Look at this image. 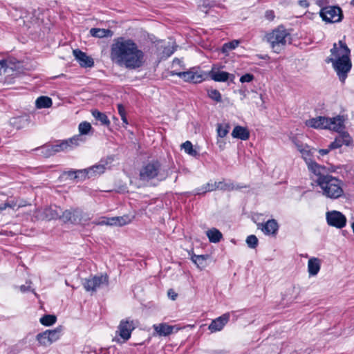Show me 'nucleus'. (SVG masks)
<instances>
[{
    "instance_id": "obj_50",
    "label": "nucleus",
    "mask_w": 354,
    "mask_h": 354,
    "mask_svg": "<svg viewBox=\"0 0 354 354\" xmlns=\"http://www.w3.org/2000/svg\"><path fill=\"white\" fill-rule=\"evenodd\" d=\"M175 50H176V48L173 46L171 48L165 47L163 50V53L165 54L167 57H169L174 53Z\"/></svg>"
},
{
    "instance_id": "obj_14",
    "label": "nucleus",
    "mask_w": 354,
    "mask_h": 354,
    "mask_svg": "<svg viewBox=\"0 0 354 354\" xmlns=\"http://www.w3.org/2000/svg\"><path fill=\"white\" fill-rule=\"evenodd\" d=\"M338 133V136L330 144V149H338L344 145L348 146L353 142L352 138L347 132L342 131Z\"/></svg>"
},
{
    "instance_id": "obj_61",
    "label": "nucleus",
    "mask_w": 354,
    "mask_h": 354,
    "mask_svg": "<svg viewBox=\"0 0 354 354\" xmlns=\"http://www.w3.org/2000/svg\"><path fill=\"white\" fill-rule=\"evenodd\" d=\"M217 143H218V144L221 143V144L219 145V147H220V148H221V147H222V146H223V142H220L219 140H218Z\"/></svg>"
},
{
    "instance_id": "obj_40",
    "label": "nucleus",
    "mask_w": 354,
    "mask_h": 354,
    "mask_svg": "<svg viewBox=\"0 0 354 354\" xmlns=\"http://www.w3.org/2000/svg\"><path fill=\"white\" fill-rule=\"evenodd\" d=\"M181 147L185 150V152L189 156L196 157L198 156V151L193 148V145L190 141H186L181 145Z\"/></svg>"
},
{
    "instance_id": "obj_34",
    "label": "nucleus",
    "mask_w": 354,
    "mask_h": 354,
    "mask_svg": "<svg viewBox=\"0 0 354 354\" xmlns=\"http://www.w3.org/2000/svg\"><path fill=\"white\" fill-rule=\"evenodd\" d=\"M60 212L61 209H59L58 212L56 207L55 209H53L52 207L46 208L44 211L45 218L48 220L55 219L57 218H59L61 219L62 214H60Z\"/></svg>"
},
{
    "instance_id": "obj_10",
    "label": "nucleus",
    "mask_w": 354,
    "mask_h": 354,
    "mask_svg": "<svg viewBox=\"0 0 354 354\" xmlns=\"http://www.w3.org/2000/svg\"><path fill=\"white\" fill-rule=\"evenodd\" d=\"M326 219L329 226L342 229L346 225V218L340 212L337 210L328 211L326 213Z\"/></svg>"
},
{
    "instance_id": "obj_58",
    "label": "nucleus",
    "mask_w": 354,
    "mask_h": 354,
    "mask_svg": "<svg viewBox=\"0 0 354 354\" xmlns=\"http://www.w3.org/2000/svg\"><path fill=\"white\" fill-rule=\"evenodd\" d=\"M299 4L304 7H307L308 5L306 1H300Z\"/></svg>"
},
{
    "instance_id": "obj_44",
    "label": "nucleus",
    "mask_w": 354,
    "mask_h": 354,
    "mask_svg": "<svg viewBox=\"0 0 354 354\" xmlns=\"http://www.w3.org/2000/svg\"><path fill=\"white\" fill-rule=\"evenodd\" d=\"M246 243L248 247L255 248L258 245V239L255 235H250L246 239Z\"/></svg>"
},
{
    "instance_id": "obj_46",
    "label": "nucleus",
    "mask_w": 354,
    "mask_h": 354,
    "mask_svg": "<svg viewBox=\"0 0 354 354\" xmlns=\"http://www.w3.org/2000/svg\"><path fill=\"white\" fill-rule=\"evenodd\" d=\"M16 205H17L16 202H15L13 201H6V203L0 205V212H2L3 210L6 209L8 207L14 209Z\"/></svg>"
},
{
    "instance_id": "obj_53",
    "label": "nucleus",
    "mask_w": 354,
    "mask_h": 354,
    "mask_svg": "<svg viewBox=\"0 0 354 354\" xmlns=\"http://www.w3.org/2000/svg\"><path fill=\"white\" fill-rule=\"evenodd\" d=\"M167 295L169 297L171 298L172 300H176L178 296L177 294L172 289H169L168 290Z\"/></svg>"
},
{
    "instance_id": "obj_8",
    "label": "nucleus",
    "mask_w": 354,
    "mask_h": 354,
    "mask_svg": "<svg viewBox=\"0 0 354 354\" xmlns=\"http://www.w3.org/2000/svg\"><path fill=\"white\" fill-rule=\"evenodd\" d=\"M171 75H177L183 79L185 82L200 83L205 80L203 73L196 68H192L189 71L184 72L171 71Z\"/></svg>"
},
{
    "instance_id": "obj_57",
    "label": "nucleus",
    "mask_w": 354,
    "mask_h": 354,
    "mask_svg": "<svg viewBox=\"0 0 354 354\" xmlns=\"http://www.w3.org/2000/svg\"><path fill=\"white\" fill-rule=\"evenodd\" d=\"M29 288H30L29 286H26L25 285H22L20 286V290L23 292L28 291L29 290Z\"/></svg>"
},
{
    "instance_id": "obj_18",
    "label": "nucleus",
    "mask_w": 354,
    "mask_h": 354,
    "mask_svg": "<svg viewBox=\"0 0 354 354\" xmlns=\"http://www.w3.org/2000/svg\"><path fill=\"white\" fill-rule=\"evenodd\" d=\"M84 142V140L80 135H76L68 140L62 141L59 145L60 146L61 150L64 151L71 150Z\"/></svg>"
},
{
    "instance_id": "obj_31",
    "label": "nucleus",
    "mask_w": 354,
    "mask_h": 354,
    "mask_svg": "<svg viewBox=\"0 0 354 354\" xmlns=\"http://www.w3.org/2000/svg\"><path fill=\"white\" fill-rule=\"evenodd\" d=\"M218 187H216V182H208L207 183L203 185L202 187L197 188L195 190V194H203L208 192H212L216 190Z\"/></svg>"
},
{
    "instance_id": "obj_38",
    "label": "nucleus",
    "mask_w": 354,
    "mask_h": 354,
    "mask_svg": "<svg viewBox=\"0 0 354 354\" xmlns=\"http://www.w3.org/2000/svg\"><path fill=\"white\" fill-rule=\"evenodd\" d=\"M88 169L89 170V173L91 177H94L103 174L105 171V167L104 165L99 164L93 165L88 168Z\"/></svg>"
},
{
    "instance_id": "obj_48",
    "label": "nucleus",
    "mask_w": 354,
    "mask_h": 354,
    "mask_svg": "<svg viewBox=\"0 0 354 354\" xmlns=\"http://www.w3.org/2000/svg\"><path fill=\"white\" fill-rule=\"evenodd\" d=\"M254 79V75L250 73H246L243 75H242L240 78V82L242 83L244 82H250Z\"/></svg>"
},
{
    "instance_id": "obj_45",
    "label": "nucleus",
    "mask_w": 354,
    "mask_h": 354,
    "mask_svg": "<svg viewBox=\"0 0 354 354\" xmlns=\"http://www.w3.org/2000/svg\"><path fill=\"white\" fill-rule=\"evenodd\" d=\"M51 148H53L52 145H46L41 147L39 150L44 156L48 157L54 155V152L52 151Z\"/></svg>"
},
{
    "instance_id": "obj_42",
    "label": "nucleus",
    "mask_w": 354,
    "mask_h": 354,
    "mask_svg": "<svg viewBox=\"0 0 354 354\" xmlns=\"http://www.w3.org/2000/svg\"><path fill=\"white\" fill-rule=\"evenodd\" d=\"M80 134L82 138V135H86L91 129V125L89 122H82L79 124L78 127Z\"/></svg>"
},
{
    "instance_id": "obj_39",
    "label": "nucleus",
    "mask_w": 354,
    "mask_h": 354,
    "mask_svg": "<svg viewBox=\"0 0 354 354\" xmlns=\"http://www.w3.org/2000/svg\"><path fill=\"white\" fill-rule=\"evenodd\" d=\"M207 256L205 255H193L192 257V261L200 269H203L205 267V261Z\"/></svg>"
},
{
    "instance_id": "obj_30",
    "label": "nucleus",
    "mask_w": 354,
    "mask_h": 354,
    "mask_svg": "<svg viewBox=\"0 0 354 354\" xmlns=\"http://www.w3.org/2000/svg\"><path fill=\"white\" fill-rule=\"evenodd\" d=\"M217 189L223 191H232L234 189H239L246 186H240L239 185H234L232 183H225L223 181L216 182Z\"/></svg>"
},
{
    "instance_id": "obj_27",
    "label": "nucleus",
    "mask_w": 354,
    "mask_h": 354,
    "mask_svg": "<svg viewBox=\"0 0 354 354\" xmlns=\"http://www.w3.org/2000/svg\"><path fill=\"white\" fill-rule=\"evenodd\" d=\"M91 36L97 38L111 37L113 36V32L109 29L93 28L90 30Z\"/></svg>"
},
{
    "instance_id": "obj_23",
    "label": "nucleus",
    "mask_w": 354,
    "mask_h": 354,
    "mask_svg": "<svg viewBox=\"0 0 354 354\" xmlns=\"http://www.w3.org/2000/svg\"><path fill=\"white\" fill-rule=\"evenodd\" d=\"M15 64L10 59H2L0 61V76L10 75L15 69Z\"/></svg>"
},
{
    "instance_id": "obj_26",
    "label": "nucleus",
    "mask_w": 354,
    "mask_h": 354,
    "mask_svg": "<svg viewBox=\"0 0 354 354\" xmlns=\"http://www.w3.org/2000/svg\"><path fill=\"white\" fill-rule=\"evenodd\" d=\"M232 136L234 138L246 140L250 137V133L246 128L241 126H236L232 132Z\"/></svg>"
},
{
    "instance_id": "obj_25",
    "label": "nucleus",
    "mask_w": 354,
    "mask_h": 354,
    "mask_svg": "<svg viewBox=\"0 0 354 354\" xmlns=\"http://www.w3.org/2000/svg\"><path fill=\"white\" fill-rule=\"evenodd\" d=\"M321 268V260L318 258L313 257L308 262V272L309 276H316Z\"/></svg>"
},
{
    "instance_id": "obj_49",
    "label": "nucleus",
    "mask_w": 354,
    "mask_h": 354,
    "mask_svg": "<svg viewBox=\"0 0 354 354\" xmlns=\"http://www.w3.org/2000/svg\"><path fill=\"white\" fill-rule=\"evenodd\" d=\"M111 218L108 217H102L101 220L98 221L97 223H95L97 225H111Z\"/></svg>"
},
{
    "instance_id": "obj_3",
    "label": "nucleus",
    "mask_w": 354,
    "mask_h": 354,
    "mask_svg": "<svg viewBox=\"0 0 354 354\" xmlns=\"http://www.w3.org/2000/svg\"><path fill=\"white\" fill-rule=\"evenodd\" d=\"M330 53V57L327 58L326 62L333 64L340 81L344 82L352 66L350 59V49L343 41L340 40L338 44L335 43L333 44Z\"/></svg>"
},
{
    "instance_id": "obj_17",
    "label": "nucleus",
    "mask_w": 354,
    "mask_h": 354,
    "mask_svg": "<svg viewBox=\"0 0 354 354\" xmlns=\"http://www.w3.org/2000/svg\"><path fill=\"white\" fill-rule=\"evenodd\" d=\"M229 319L230 315L228 313L223 314L221 317L214 319L209 324L208 328L212 333L220 331L228 322Z\"/></svg>"
},
{
    "instance_id": "obj_24",
    "label": "nucleus",
    "mask_w": 354,
    "mask_h": 354,
    "mask_svg": "<svg viewBox=\"0 0 354 354\" xmlns=\"http://www.w3.org/2000/svg\"><path fill=\"white\" fill-rule=\"evenodd\" d=\"M153 328L158 335L167 336L173 333L175 326H170L166 323H161L159 324H154Z\"/></svg>"
},
{
    "instance_id": "obj_2",
    "label": "nucleus",
    "mask_w": 354,
    "mask_h": 354,
    "mask_svg": "<svg viewBox=\"0 0 354 354\" xmlns=\"http://www.w3.org/2000/svg\"><path fill=\"white\" fill-rule=\"evenodd\" d=\"M329 170L324 167L314 175L313 180L320 188L319 193L327 198L335 200L344 196L343 181L328 174Z\"/></svg>"
},
{
    "instance_id": "obj_21",
    "label": "nucleus",
    "mask_w": 354,
    "mask_h": 354,
    "mask_svg": "<svg viewBox=\"0 0 354 354\" xmlns=\"http://www.w3.org/2000/svg\"><path fill=\"white\" fill-rule=\"evenodd\" d=\"M306 125L314 129H326L327 127V118L319 116L306 121Z\"/></svg>"
},
{
    "instance_id": "obj_6",
    "label": "nucleus",
    "mask_w": 354,
    "mask_h": 354,
    "mask_svg": "<svg viewBox=\"0 0 354 354\" xmlns=\"http://www.w3.org/2000/svg\"><path fill=\"white\" fill-rule=\"evenodd\" d=\"M167 174L158 161H152L145 165L140 171V180L148 182L152 179L162 180Z\"/></svg>"
},
{
    "instance_id": "obj_55",
    "label": "nucleus",
    "mask_w": 354,
    "mask_h": 354,
    "mask_svg": "<svg viewBox=\"0 0 354 354\" xmlns=\"http://www.w3.org/2000/svg\"><path fill=\"white\" fill-rule=\"evenodd\" d=\"M52 147H53V148H51V150H52V151L54 152V154L57 152L62 151L60 149V146L59 145V144L53 145H52Z\"/></svg>"
},
{
    "instance_id": "obj_59",
    "label": "nucleus",
    "mask_w": 354,
    "mask_h": 354,
    "mask_svg": "<svg viewBox=\"0 0 354 354\" xmlns=\"http://www.w3.org/2000/svg\"><path fill=\"white\" fill-rule=\"evenodd\" d=\"M121 119L123 122V123H124L125 124H128V122H127V117H126V115H122L121 116Z\"/></svg>"
},
{
    "instance_id": "obj_62",
    "label": "nucleus",
    "mask_w": 354,
    "mask_h": 354,
    "mask_svg": "<svg viewBox=\"0 0 354 354\" xmlns=\"http://www.w3.org/2000/svg\"><path fill=\"white\" fill-rule=\"evenodd\" d=\"M351 228L353 230V234H354V222L351 224Z\"/></svg>"
},
{
    "instance_id": "obj_22",
    "label": "nucleus",
    "mask_w": 354,
    "mask_h": 354,
    "mask_svg": "<svg viewBox=\"0 0 354 354\" xmlns=\"http://www.w3.org/2000/svg\"><path fill=\"white\" fill-rule=\"evenodd\" d=\"M210 77L215 82H227L230 77H232L231 81H232L234 75L225 71L212 70L210 72Z\"/></svg>"
},
{
    "instance_id": "obj_28",
    "label": "nucleus",
    "mask_w": 354,
    "mask_h": 354,
    "mask_svg": "<svg viewBox=\"0 0 354 354\" xmlns=\"http://www.w3.org/2000/svg\"><path fill=\"white\" fill-rule=\"evenodd\" d=\"M68 174L69 176L74 175V178L79 179L80 180L91 178L88 168L80 170H71L68 171Z\"/></svg>"
},
{
    "instance_id": "obj_35",
    "label": "nucleus",
    "mask_w": 354,
    "mask_h": 354,
    "mask_svg": "<svg viewBox=\"0 0 354 354\" xmlns=\"http://www.w3.org/2000/svg\"><path fill=\"white\" fill-rule=\"evenodd\" d=\"M92 115L94 118L101 122L102 124L109 126L110 124V120L108 117L104 113H102L97 110L92 111Z\"/></svg>"
},
{
    "instance_id": "obj_54",
    "label": "nucleus",
    "mask_w": 354,
    "mask_h": 354,
    "mask_svg": "<svg viewBox=\"0 0 354 354\" xmlns=\"http://www.w3.org/2000/svg\"><path fill=\"white\" fill-rule=\"evenodd\" d=\"M118 110L120 117L126 115L124 107L122 104H118Z\"/></svg>"
},
{
    "instance_id": "obj_13",
    "label": "nucleus",
    "mask_w": 354,
    "mask_h": 354,
    "mask_svg": "<svg viewBox=\"0 0 354 354\" xmlns=\"http://www.w3.org/2000/svg\"><path fill=\"white\" fill-rule=\"evenodd\" d=\"M80 214L81 209L71 208L62 212L61 219L64 223L69 222L73 224H78L80 223L78 216L80 215Z\"/></svg>"
},
{
    "instance_id": "obj_41",
    "label": "nucleus",
    "mask_w": 354,
    "mask_h": 354,
    "mask_svg": "<svg viewBox=\"0 0 354 354\" xmlns=\"http://www.w3.org/2000/svg\"><path fill=\"white\" fill-rule=\"evenodd\" d=\"M239 44L238 40H233L227 43H225L222 47V52L227 53L230 50L235 49Z\"/></svg>"
},
{
    "instance_id": "obj_32",
    "label": "nucleus",
    "mask_w": 354,
    "mask_h": 354,
    "mask_svg": "<svg viewBox=\"0 0 354 354\" xmlns=\"http://www.w3.org/2000/svg\"><path fill=\"white\" fill-rule=\"evenodd\" d=\"M37 109L49 108L52 106L53 102L50 97L47 96H40L35 101Z\"/></svg>"
},
{
    "instance_id": "obj_47",
    "label": "nucleus",
    "mask_w": 354,
    "mask_h": 354,
    "mask_svg": "<svg viewBox=\"0 0 354 354\" xmlns=\"http://www.w3.org/2000/svg\"><path fill=\"white\" fill-rule=\"evenodd\" d=\"M78 219L80 220V223L78 224H84L91 219V217L88 214L84 212L81 209V214L78 216Z\"/></svg>"
},
{
    "instance_id": "obj_51",
    "label": "nucleus",
    "mask_w": 354,
    "mask_h": 354,
    "mask_svg": "<svg viewBox=\"0 0 354 354\" xmlns=\"http://www.w3.org/2000/svg\"><path fill=\"white\" fill-rule=\"evenodd\" d=\"M295 144L297 147V150L301 153L306 147H307L308 145H303L298 142H295Z\"/></svg>"
},
{
    "instance_id": "obj_5",
    "label": "nucleus",
    "mask_w": 354,
    "mask_h": 354,
    "mask_svg": "<svg viewBox=\"0 0 354 354\" xmlns=\"http://www.w3.org/2000/svg\"><path fill=\"white\" fill-rule=\"evenodd\" d=\"M333 0H317V4L321 7L319 15L326 23H337L342 20L343 13L339 6H328Z\"/></svg>"
},
{
    "instance_id": "obj_29",
    "label": "nucleus",
    "mask_w": 354,
    "mask_h": 354,
    "mask_svg": "<svg viewBox=\"0 0 354 354\" xmlns=\"http://www.w3.org/2000/svg\"><path fill=\"white\" fill-rule=\"evenodd\" d=\"M207 236L211 243H218L222 237V233L216 228H212L206 232Z\"/></svg>"
},
{
    "instance_id": "obj_20",
    "label": "nucleus",
    "mask_w": 354,
    "mask_h": 354,
    "mask_svg": "<svg viewBox=\"0 0 354 354\" xmlns=\"http://www.w3.org/2000/svg\"><path fill=\"white\" fill-rule=\"evenodd\" d=\"M9 122L12 127L17 129H21L28 125L30 123V117L28 115L14 117L10 120Z\"/></svg>"
},
{
    "instance_id": "obj_43",
    "label": "nucleus",
    "mask_w": 354,
    "mask_h": 354,
    "mask_svg": "<svg viewBox=\"0 0 354 354\" xmlns=\"http://www.w3.org/2000/svg\"><path fill=\"white\" fill-rule=\"evenodd\" d=\"M208 96L217 102H221V95L218 90L212 89L208 91Z\"/></svg>"
},
{
    "instance_id": "obj_7",
    "label": "nucleus",
    "mask_w": 354,
    "mask_h": 354,
    "mask_svg": "<svg viewBox=\"0 0 354 354\" xmlns=\"http://www.w3.org/2000/svg\"><path fill=\"white\" fill-rule=\"evenodd\" d=\"M62 330V326H58L53 330H46L37 334L36 339L41 346H48L60 339Z\"/></svg>"
},
{
    "instance_id": "obj_36",
    "label": "nucleus",
    "mask_w": 354,
    "mask_h": 354,
    "mask_svg": "<svg viewBox=\"0 0 354 354\" xmlns=\"http://www.w3.org/2000/svg\"><path fill=\"white\" fill-rule=\"evenodd\" d=\"M230 127L229 124H227V123L217 124L216 131H217L218 136L221 138H225L227 135V133L230 131Z\"/></svg>"
},
{
    "instance_id": "obj_63",
    "label": "nucleus",
    "mask_w": 354,
    "mask_h": 354,
    "mask_svg": "<svg viewBox=\"0 0 354 354\" xmlns=\"http://www.w3.org/2000/svg\"><path fill=\"white\" fill-rule=\"evenodd\" d=\"M352 4L354 6V0L352 1Z\"/></svg>"
},
{
    "instance_id": "obj_16",
    "label": "nucleus",
    "mask_w": 354,
    "mask_h": 354,
    "mask_svg": "<svg viewBox=\"0 0 354 354\" xmlns=\"http://www.w3.org/2000/svg\"><path fill=\"white\" fill-rule=\"evenodd\" d=\"M345 119L344 116L337 115L334 118H327V127L326 129L340 132L344 129Z\"/></svg>"
},
{
    "instance_id": "obj_11",
    "label": "nucleus",
    "mask_w": 354,
    "mask_h": 354,
    "mask_svg": "<svg viewBox=\"0 0 354 354\" xmlns=\"http://www.w3.org/2000/svg\"><path fill=\"white\" fill-rule=\"evenodd\" d=\"M301 154L307 165L308 170L311 174H315L317 171H319V170L323 171L324 166L318 164L313 160V151L312 149H310L309 146L306 147L301 152Z\"/></svg>"
},
{
    "instance_id": "obj_9",
    "label": "nucleus",
    "mask_w": 354,
    "mask_h": 354,
    "mask_svg": "<svg viewBox=\"0 0 354 354\" xmlns=\"http://www.w3.org/2000/svg\"><path fill=\"white\" fill-rule=\"evenodd\" d=\"M109 277L107 275L93 276L84 279L83 286L88 292H95L96 290L102 286H107Z\"/></svg>"
},
{
    "instance_id": "obj_37",
    "label": "nucleus",
    "mask_w": 354,
    "mask_h": 354,
    "mask_svg": "<svg viewBox=\"0 0 354 354\" xmlns=\"http://www.w3.org/2000/svg\"><path fill=\"white\" fill-rule=\"evenodd\" d=\"M57 321V317L53 315H45L39 319L40 323L45 326L53 325Z\"/></svg>"
},
{
    "instance_id": "obj_15",
    "label": "nucleus",
    "mask_w": 354,
    "mask_h": 354,
    "mask_svg": "<svg viewBox=\"0 0 354 354\" xmlns=\"http://www.w3.org/2000/svg\"><path fill=\"white\" fill-rule=\"evenodd\" d=\"M257 228L266 235H275L279 230V225L275 219H270L264 223H258Z\"/></svg>"
},
{
    "instance_id": "obj_60",
    "label": "nucleus",
    "mask_w": 354,
    "mask_h": 354,
    "mask_svg": "<svg viewBox=\"0 0 354 354\" xmlns=\"http://www.w3.org/2000/svg\"><path fill=\"white\" fill-rule=\"evenodd\" d=\"M202 6H203V7H205V8L210 7L209 3H207L206 1H204V2L203 3V5H202Z\"/></svg>"
},
{
    "instance_id": "obj_52",
    "label": "nucleus",
    "mask_w": 354,
    "mask_h": 354,
    "mask_svg": "<svg viewBox=\"0 0 354 354\" xmlns=\"http://www.w3.org/2000/svg\"><path fill=\"white\" fill-rule=\"evenodd\" d=\"M266 17L268 20H272L274 18V14L272 10H267L266 12Z\"/></svg>"
},
{
    "instance_id": "obj_12",
    "label": "nucleus",
    "mask_w": 354,
    "mask_h": 354,
    "mask_svg": "<svg viewBox=\"0 0 354 354\" xmlns=\"http://www.w3.org/2000/svg\"><path fill=\"white\" fill-rule=\"evenodd\" d=\"M135 328V324L133 320L125 319L122 320L118 326L119 335L124 339V341L128 340L130 337L131 332Z\"/></svg>"
},
{
    "instance_id": "obj_4",
    "label": "nucleus",
    "mask_w": 354,
    "mask_h": 354,
    "mask_svg": "<svg viewBox=\"0 0 354 354\" xmlns=\"http://www.w3.org/2000/svg\"><path fill=\"white\" fill-rule=\"evenodd\" d=\"M273 52L280 53L287 42H290V35L283 26H279L265 36Z\"/></svg>"
},
{
    "instance_id": "obj_56",
    "label": "nucleus",
    "mask_w": 354,
    "mask_h": 354,
    "mask_svg": "<svg viewBox=\"0 0 354 354\" xmlns=\"http://www.w3.org/2000/svg\"><path fill=\"white\" fill-rule=\"evenodd\" d=\"M333 149H330V145L328 146V149H319V153L321 155V156H325L326 154H328L329 153V151L330 150H332Z\"/></svg>"
},
{
    "instance_id": "obj_33",
    "label": "nucleus",
    "mask_w": 354,
    "mask_h": 354,
    "mask_svg": "<svg viewBox=\"0 0 354 354\" xmlns=\"http://www.w3.org/2000/svg\"><path fill=\"white\" fill-rule=\"evenodd\" d=\"M111 225L115 226H122L131 222L129 216L111 217Z\"/></svg>"
},
{
    "instance_id": "obj_19",
    "label": "nucleus",
    "mask_w": 354,
    "mask_h": 354,
    "mask_svg": "<svg viewBox=\"0 0 354 354\" xmlns=\"http://www.w3.org/2000/svg\"><path fill=\"white\" fill-rule=\"evenodd\" d=\"M73 55L82 67H91L94 64L93 59L79 49L73 50Z\"/></svg>"
},
{
    "instance_id": "obj_1",
    "label": "nucleus",
    "mask_w": 354,
    "mask_h": 354,
    "mask_svg": "<svg viewBox=\"0 0 354 354\" xmlns=\"http://www.w3.org/2000/svg\"><path fill=\"white\" fill-rule=\"evenodd\" d=\"M110 58L120 66L130 70L142 67L145 62V53L131 39L122 37L113 40L111 46Z\"/></svg>"
}]
</instances>
